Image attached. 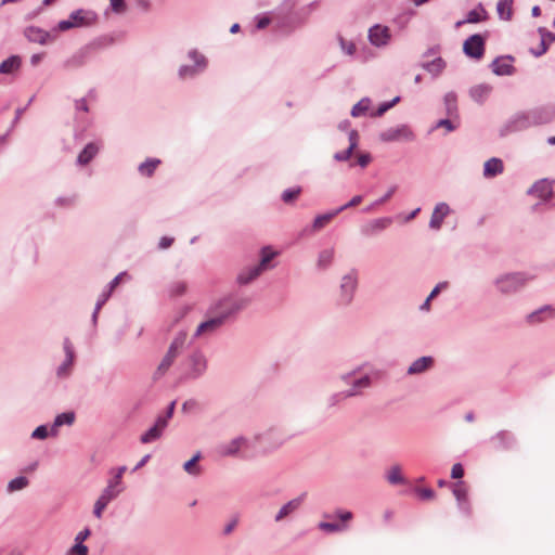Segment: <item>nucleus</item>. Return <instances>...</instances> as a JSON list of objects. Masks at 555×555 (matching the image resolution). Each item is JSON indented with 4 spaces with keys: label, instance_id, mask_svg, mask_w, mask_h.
Segmentation results:
<instances>
[{
    "label": "nucleus",
    "instance_id": "nucleus-31",
    "mask_svg": "<svg viewBox=\"0 0 555 555\" xmlns=\"http://www.w3.org/2000/svg\"><path fill=\"white\" fill-rule=\"evenodd\" d=\"M504 171V164L501 158L491 157L483 164V177L486 179L494 178Z\"/></svg>",
    "mask_w": 555,
    "mask_h": 555
},
{
    "label": "nucleus",
    "instance_id": "nucleus-32",
    "mask_svg": "<svg viewBox=\"0 0 555 555\" xmlns=\"http://www.w3.org/2000/svg\"><path fill=\"white\" fill-rule=\"evenodd\" d=\"M75 418H76V415H75L74 411H67V412L57 414L54 417L53 424L51 425V428H50L51 436L55 437L57 435L59 427L64 426V425H67V426L73 425L75 422Z\"/></svg>",
    "mask_w": 555,
    "mask_h": 555
},
{
    "label": "nucleus",
    "instance_id": "nucleus-55",
    "mask_svg": "<svg viewBox=\"0 0 555 555\" xmlns=\"http://www.w3.org/2000/svg\"><path fill=\"white\" fill-rule=\"evenodd\" d=\"M338 41L345 54L352 56L356 53V44L352 41H347L341 36L338 37Z\"/></svg>",
    "mask_w": 555,
    "mask_h": 555
},
{
    "label": "nucleus",
    "instance_id": "nucleus-23",
    "mask_svg": "<svg viewBox=\"0 0 555 555\" xmlns=\"http://www.w3.org/2000/svg\"><path fill=\"white\" fill-rule=\"evenodd\" d=\"M450 206L446 202L438 203L431 214L429 228L431 230H440L444 218L450 214Z\"/></svg>",
    "mask_w": 555,
    "mask_h": 555
},
{
    "label": "nucleus",
    "instance_id": "nucleus-48",
    "mask_svg": "<svg viewBox=\"0 0 555 555\" xmlns=\"http://www.w3.org/2000/svg\"><path fill=\"white\" fill-rule=\"evenodd\" d=\"M371 106V100L369 98L361 99L358 103H356L351 108V116L359 117L364 115Z\"/></svg>",
    "mask_w": 555,
    "mask_h": 555
},
{
    "label": "nucleus",
    "instance_id": "nucleus-6",
    "mask_svg": "<svg viewBox=\"0 0 555 555\" xmlns=\"http://www.w3.org/2000/svg\"><path fill=\"white\" fill-rule=\"evenodd\" d=\"M207 370V358L199 349L193 350L180 364L182 380H194L202 377Z\"/></svg>",
    "mask_w": 555,
    "mask_h": 555
},
{
    "label": "nucleus",
    "instance_id": "nucleus-20",
    "mask_svg": "<svg viewBox=\"0 0 555 555\" xmlns=\"http://www.w3.org/2000/svg\"><path fill=\"white\" fill-rule=\"evenodd\" d=\"M435 365V359L431 356H423L415 359L406 370V375L414 376L426 373Z\"/></svg>",
    "mask_w": 555,
    "mask_h": 555
},
{
    "label": "nucleus",
    "instance_id": "nucleus-52",
    "mask_svg": "<svg viewBox=\"0 0 555 555\" xmlns=\"http://www.w3.org/2000/svg\"><path fill=\"white\" fill-rule=\"evenodd\" d=\"M111 502L106 499H104L103 496H99L98 500L95 501L94 503V506H93V515L100 519L102 518V515H103V512L104 509L107 507V505L109 504Z\"/></svg>",
    "mask_w": 555,
    "mask_h": 555
},
{
    "label": "nucleus",
    "instance_id": "nucleus-36",
    "mask_svg": "<svg viewBox=\"0 0 555 555\" xmlns=\"http://www.w3.org/2000/svg\"><path fill=\"white\" fill-rule=\"evenodd\" d=\"M22 59L18 55H11L0 63V74L9 75L20 69Z\"/></svg>",
    "mask_w": 555,
    "mask_h": 555
},
{
    "label": "nucleus",
    "instance_id": "nucleus-39",
    "mask_svg": "<svg viewBox=\"0 0 555 555\" xmlns=\"http://www.w3.org/2000/svg\"><path fill=\"white\" fill-rule=\"evenodd\" d=\"M514 0H499L496 3V13L500 20L511 21L513 17Z\"/></svg>",
    "mask_w": 555,
    "mask_h": 555
},
{
    "label": "nucleus",
    "instance_id": "nucleus-27",
    "mask_svg": "<svg viewBox=\"0 0 555 555\" xmlns=\"http://www.w3.org/2000/svg\"><path fill=\"white\" fill-rule=\"evenodd\" d=\"M491 442L496 450H508L515 446L514 435L506 430H501L491 437Z\"/></svg>",
    "mask_w": 555,
    "mask_h": 555
},
{
    "label": "nucleus",
    "instance_id": "nucleus-25",
    "mask_svg": "<svg viewBox=\"0 0 555 555\" xmlns=\"http://www.w3.org/2000/svg\"><path fill=\"white\" fill-rule=\"evenodd\" d=\"M24 35L27 38L28 41L39 43V44H47L50 40L54 39V37L47 30L36 27V26H28L24 30Z\"/></svg>",
    "mask_w": 555,
    "mask_h": 555
},
{
    "label": "nucleus",
    "instance_id": "nucleus-8",
    "mask_svg": "<svg viewBox=\"0 0 555 555\" xmlns=\"http://www.w3.org/2000/svg\"><path fill=\"white\" fill-rule=\"evenodd\" d=\"M62 348L64 351V359L56 365L55 376L59 380H66L73 375L77 356L75 347L68 337L63 339Z\"/></svg>",
    "mask_w": 555,
    "mask_h": 555
},
{
    "label": "nucleus",
    "instance_id": "nucleus-38",
    "mask_svg": "<svg viewBox=\"0 0 555 555\" xmlns=\"http://www.w3.org/2000/svg\"><path fill=\"white\" fill-rule=\"evenodd\" d=\"M159 164L160 159L149 157L138 166V171L141 176L150 178L154 175Z\"/></svg>",
    "mask_w": 555,
    "mask_h": 555
},
{
    "label": "nucleus",
    "instance_id": "nucleus-16",
    "mask_svg": "<svg viewBox=\"0 0 555 555\" xmlns=\"http://www.w3.org/2000/svg\"><path fill=\"white\" fill-rule=\"evenodd\" d=\"M207 319L199 323L193 334V338L209 337L218 333L223 324L211 314H206Z\"/></svg>",
    "mask_w": 555,
    "mask_h": 555
},
{
    "label": "nucleus",
    "instance_id": "nucleus-21",
    "mask_svg": "<svg viewBox=\"0 0 555 555\" xmlns=\"http://www.w3.org/2000/svg\"><path fill=\"white\" fill-rule=\"evenodd\" d=\"M527 194L537 196L542 201H547L553 195L552 184L547 179H540L530 186Z\"/></svg>",
    "mask_w": 555,
    "mask_h": 555
},
{
    "label": "nucleus",
    "instance_id": "nucleus-10",
    "mask_svg": "<svg viewBox=\"0 0 555 555\" xmlns=\"http://www.w3.org/2000/svg\"><path fill=\"white\" fill-rule=\"evenodd\" d=\"M358 288V272L350 270L348 273L343 275L339 284V297L338 302L341 306H349L354 297Z\"/></svg>",
    "mask_w": 555,
    "mask_h": 555
},
{
    "label": "nucleus",
    "instance_id": "nucleus-5",
    "mask_svg": "<svg viewBox=\"0 0 555 555\" xmlns=\"http://www.w3.org/2000/svg\"><path fill=\"white\" fill-rule=\"evenodd\" d=\"M188 339V333L185 331L178 332L171 340L167 352L159 362L157 369L154 372V379L163 377L171 365L175 363L177 358L182 353L185 348Z\"/></svg>",
    "mask_w": 555,
    "mask_h": 555
},
{
    "label": "nucleus",
    "instance_id": "nucleus-64",
    "mask_svg": "<svg viewBox=\"0 0 555 555\" xmlns=\"http://www.w3.org/2000/svg\"><path fill=\"white\" fill-rule=\"evenodd\" d=\"M69 555H88V546L85 544H74L69 550Z\"/></svg>",
    "mask_w": 555,
    "mask_h": 555
},
{
    "label": "nucleus",
    "instance_id": "nucleus-1",
    "mask_svg": "<svg viewBox=\"0 0 555 555\" xmlns=\"http://www.w3.org/2000/svg\"><path fill=\"white\" fill-rule=\"evenodd\" d=\"M555 119V105L545 104L514 113L499 130L501 137L546 125Z\"/></svg>",
    "mask_w": 555,
    "mask_h": 555
},
{
    "label": "nucleus",
    "instance_id": "nucleus-24",
    "mask_svg": "<svg viewBox=\"0 0 555 555\" xmlns=\"http://www.w3.org/2000/svg\"><path fill=\"white\" fill-rule=\"evenodd\" d=\"M392 223V219L390 217H382L377 219H373L367 224L361 228V233L365 236L375 235L385 229H387Z\"/></svg>",
    "mask_w": 555,
    "mask_h": 555
},
{
    "label": "nucleus",
    "instance_id": "nucleus-15",
    "mask_svg": "<svg viewBox=\"0 0 555 555\" xmlns=\"http://www.w3.org/2000/svg\"><path fill=\"white\" fill-rule=\"evenodd\" d=\"M367 37L372 46L383 48L386 47L391 39L390 29L387 26L375 24L369 29Z\"/></svg>",
    "mask_w": 555,
    "mask_h": 555
},
{
    "label": "nucleus",
    "instance_id": "nucleus-29",
    "mask_svg": "<svg viewBox=\"0 0 555 555\" xmlns=\"http://www.w3.org/2000/svg\"><path fill=\"white\" fill-rule=\"evenodd\" d=\"M167 425L163 420L156 418L155 424L141 435L140 441L142 443H151L158 440L166 429Z\"/></svg>",
    "mask_w": 555,
    "mask_h": 555
},
{
    "label": "nucleus",
    "instance_id": "nucleus-44",
    "mask_svg": "<svg viewBox=\"0 0 555 555\" xmlns=\"http://www.w3.org/2000/svg\"><path fill=\"white\" fill-rule=\"evenodd\" d=\"M386 479L392 486L405 485L408 482L406 479L402 476L401 467L399 465H393L390 467L386 474Z\"/></svg>",
    "mask_w": 555,
    "mask_h": 555
},
{
    "label": "nucleus",
    "instance_id": "nucleus-53",
    "mask_svg": "<svg viewBox=\"0 0 555 555\" xmlns=\"http://www.w3.org/2000/svg\"><path fill=\"white\" fill-rule=\"evenodd\" d=\"M349 398H350V396H347V391L346 390L334 392V393H332L327 398V405L330 408H333V406L338 405L340 402H343L344 400L349 399Z\"/></svg>",
    "mask_w": 555,
    "mask_h": 555
},
{
    "label": "nucleus",
    "instance_id": "nucleus-61",
    "mask_svg": "<svg viewBox=\"0 0 555 555\" xmlns=\"http://www.w3.org/2000/svg\"><path fill=\"white\" fill-rule=\"evenodd\" d=\"M256 21V28L257 29H264L268 25L271 23V18L266 14H259L255 16Z\"/></svg>",
    "mask_w": 555,
    "mask_h": 555
},
{
    "label": "nucleus",
    "instance_id": "nucleus-12",
    "mask_svg": "<svg viewBox=\"0 0 555 555\" xmlns=\"http://www.w3.org/2000/svg\"><path fill=\"white\" fill-rule=\"evenodd\" d=\"M248 448V439L244 436H237L229 441L220 442L216 447V453L221 457L238 456L242 450Z\"/></svg>",
    "mask_w": 555,
    "mask_h": 555
},
{
    "label": "nucleus",
    "instance_id": "nucleus-35",
    "mask_svg": "<svg viewBox=\"0 0 555 555\" xmlns=\"http://www.w3.org/2000/svg\"><path fill=\"white\" fill-rule=\"evenodd\" d=\"M278 256V251L273 250L271 246H263L260 249V261L256 266L262 271L273 268L270 264L271 260Z\"/></svg>",
    "mask_w": 555,
    "mask_h": 555
},
{
    "label": "nucleus",
    "instance_id": "nucleus-22",
    "mask_svg": "<svg viewBox=\"0 0 555 555\" xmlns=\"http://www.w3.org/2000/svg\"><path fill=\"white\" fill-rule=\"evenodd\" d=\"M69 18L75 23L76 27H83L93 24L96 21L98 15L91 10L78 9L69 14Z\"/></svg>",
    "mask_w": 555,
    "mask_h": 555
},
{
    "label": "nucleus",
    "instance_id": "nucleus-18",
    "mask_svg": "<svg viewBox=\"0 0 555 555\" xmlns=\"http://www.w3.org/2000/svg\"><path fill=\"white\" fill-rule=\"evenodd\" d=\"M453 495L456 499L459 509L465 514H470V504L468 501V491L465 483L461 480L456 481L452 486Z\"/></svg>",
    "mask_w": 555,
    "mask_h": 555
},
{
    "label": "nucleus",
    "instance_id": "nucleus-56",
    "mask_svg": "<svg viewBox=\"0 0 555 555\" xmlns=\"http://www.w3.org/2000/svg\"><path fill=\"white\" fill-rule=\"evenodd\" d=\"M170 295L181 296L186 292V283L183 281H176L170 285Z\"/></svg>",
    "mask_w": 555,
    "mask_h": 555
},
{
    "label": "nucleus",
    "instance_id": "nucleus-51",
    "mask_svg": "<svg viewBox=\"0 0 555 555\" xmlns=\"http://www.w3.org/2000/svg\"><path fill=\"white\" fill-rule=\"evenodd\" d=\"M398 186L396 184L391 185L388 191L382 196V197H378V199H376L375 202H373L370 206H367L366 208L363 209L364 212H370L371 210H373L376 206H379L382 204H384L385 202H387L393 194L395 192L397 191Z\"/></svg>",
    "mask_w": 555,
    "mask_h": 555
},
{
    "label": "nucleus",
    "instance_id": "nucleus-41",
    "mask_svg": "<svg viewBox=\"0 0 555 555\" xmlns=\"http://www.w3.org/2000/svg\"><path fill=\"white\" fill-rule=\"evenodd\" d=\"M447 63L446 61L438 56L435 60L422 64V67L427 70L429 74H431L434 77L439 76L442 70L446 68Z\"/></svg>",
    "mask_w": 555,
    "mask_h": 555
},
{
    "label": "nucleus",
    "instance_id": "nucleus-54",
    "mask_svg": "<svg viewBox=\"0 0 555 555\" xmlns=\"http://www.w3.org/2000/svg\"><path fill=\"white\" fill-rule=\"evenodd\" d=\"M300 193H301L300 186L289 188V189H286L283 191L281 198L284 203L287 204V203H291L292 201H294L295 198H297Z\"/></svg>",
    "mask_w": 555,
    "mask_h": 555
},
{
    "label": "nucleus",
    "instance_id": "nucleus-13",
    "mask_svg": "<svg viewBox=\"0 0 555 555\" xmlns=\"http://www.w3.org/2000/svg\"><path fill=\"white\" fill-rule=\"evenodd\" d=\"M486 40L480 34L469 36L463 43V52L466 56L480 60L485 54Z\"/></svg>",
    "mask_w": 555,
    "mask_h": 555
},
{
    "label": "nucleus",
    "instance_id": "nucleus-57",
    "mask_svg": "<svg viewBox=\"0 0 555 555\" xmlns=\"http://www.w3.org/2000/svg\"><path fill=\"white\" fill-rule=\"evenodd\" d=\"M437 128H444L448 132H452L457 128V125H455L450 118H443L436 122L434 129Z\"/></svg>",
    "mask_w": 555,
    "mask_h": 555
},
{
    "label": "nucleus",
    "instance_id": "nucleus-3",
    "mask_svg": "<svg viewBox=\"0 0 555 555\" xmlns=\"http://www.w3.org/2000/svg\"><path fill=\"white\" fill-rule=\"evenodd\" d=\"M249 304V299L236 293H229L214 300L207 308L206 314H211L223 325L235 320L238 313Z\"/></svg>",
    "mask_w": 555,
    "mask_h": 555
},
{
    "label": "nucleus",
    "instance_id": "nucleus-62",
    "mask_svg": "<svg viewBox=\"0 0 555 555\" xmlns=\"http://www.w3.org/2000/svg\"><path fill=\"white\" fill-rule=\"evenodd\" d=\"M56 206L70 207L75 203L74 196H59L54 201Z\"/></svg>",
    "mask_w": 555,
    "mask_h": 555
},
{
    "label": "nucleus",
    "instance_id": "nucleus-42",
    "mask_svg": "<svg viewBox=\"0 0 555 555\" xmlns=\"http://www.w3.org/2000/svg\"><path fill=\"white\" fill-rule=\"evenodd\" d=\"M449 286V283L447 281L439 282L429 293L425 301L420 306V311L422 312H429L430 311V301L438 296V294L446 289Z\"/></svg>",
    "mask_w": 555,
    "mask_h": 555
},
{
    "label": "nucleus",
    "instance_id": "nucleus-9",
    "mask_svg": "<svg viewBox=\"0 0 555 555\" xmlns=\"http://www.w3.org/2000/svg\"><path fill=\"white\" fill-rule=\"evenodd\" d=\"M318 7V1H312L308 5L301 8L295 13L287 14L280 17L276 22V27L282 33H291L299 25L304 24L309 14Z\"/></svg>",
    "mask_w": 555,
    "mask_h": 555
},
{
    "label": "nucleus",
    "instance_id": "nucleus-45",
    "mask_svg": "<svg viewBox=\"0 0 555 555\" xmlns=\"http://www.w3.org/2000/svg\"><path fill=\"white\" fill-rule=\"evenodd\" d=\"M333 258H334V249L327 248V249L321 250L318 256V262H317L318 268L321 270L327 269L331 266Z\"/></svg>",
    "mask_w": 555,
    "mask_h": 555
},
{
    "label": "nucleus",
    "instance_id": "nucleus-37",
    "mask_svg": "<svg viewBox=\"0 0 555 555\" xmlns=\"http://www.w3.org/2000/svg\"><path fill=\"white\" fill-rule=\"evenodd\" d=\"M488 18V12L482 5V3H478L477 7L470 10L465 17V22L469 24H477L483 22Z\"/></svg>",
    "mask_w": 555,
    "mask_h": 555
},
{
    "label": "nucleus",
    "instance_id": "nucleus-46",
    "mask_svg": "<svg viewBox=\"0 0 555 555\" xmlns=\"http://www.w3.org/2000/svg\"><path fill=\"white\" fill-rule=\"evenodd\" d=\"M28 485H29V480H28V478H27V477H25V476H18V477H15V478L11 479V480L8 482V486H7V492H8V493H13V492H16V491L23 490V489H25Z\"/></svg>",
    "mask_w": 555,
    "mask_h": 555
},
{
    "label": "nucleus",
    "instance_id": "nucleus-47",
    "mask_svg": "<svg viewBox=\"0 0 555 555\" xmlns=\"http://www.w3.org/2000/svg\"><path fill=\"white\" fill-rule=\"evenodd\" d=\"M202 457V453L197 451L189 461H186L183 465V469L192 476H198L201 474V468L196 465V463Z\"/></svg>",
    "mask_w": 555,
    "mask_h": 555
},
{
    "label": "nucleus",
    "instance_id": "nucleus-11",
    "mask_svg": "<svg viewBox=\"0 0 555 555\" xmlns=\"http://www.w3.org/2000/svg\"><path fill=\"white\" fill-rule=\"evenodd\" d=\"M379 139L383 142H412L415 134L409 125L402 124L382 131Z\"/></svg>",
    "mask_w": 555,
    "mask_h": 555
},
{
    "label": "nucleus",
    "instance_id": "nucleus-7",
    "mask_svg": "<svg viewBox=\"0 0 555 555\" xmlns=\"http://www.w3.org/2000/svg\"><path fill=\"white\" fill-rule=\"evenodd\" d=\"M531 280L527 273L512 272L498 276L494 280L496 291L503 295H512L522 289Z\"/></svg>",
    "mask_w": 555,
    "mask_h": 555
},
{
    "label": "nucleus",
    "instance_id": "nucleus-34",
    "mask_svg": "<svg viewBox=\"0 0 555 555\" xmlns=\"http://www.w3.org/2000/svg\"><path fill=\"white\" fill-rule=\"evenodd\" d=\"M491 91L492 87L490 85L480 83L470 88L469 95L475 102L481 104L488 99Z\"/></svg>",
    "mask_w": 555,
    "mask_h": 555
},
{
    "label": "nucleus",
    "instance_id": "nucleus-2",
    "mask_svg": "<svg viewBox=\"0 0 555 555\" xmlns=\"http://www.w3.org/2000/svg\"><path fill=\"white\" fill-rule=\"evenodd\" d=\"M385 375L386 372L384 370L375 367L370 362H363L350 371L341 373L339 379L349 386L346 389L347 396L354 398L361 397L365 389L371 388L375 382L382 380Z\"/></svg>",
    "mask_w": 555,
    "mask_h": 555
},
{
    "label": "nucleus",
    "instance_id": "nucleus-43",
    "mask_svg": "<svg viewBox=\"0 0 555 555\" xmlns=\"http://www.w3.org/2000/svg\"><path fill=\"white\" fill-rule=\"evenodd\" d=\"M446 112L449 117H457V95L455 92H448L443 98Z\"/></svg>",
    "mask_w": 555,
    "mask_h": 555
},
{
    "label": "nucleus",
    "instance_id": "nucleus-58",
    "mask_svg": "<svg viewBox=\"0 0 555 555\" xmlns=\"http://www.w3.org/2000/svg\"><path fill=\"white\" fill-rule=\"evenodd\" d=\"M48 436H51V434L46 425H40V426L36 427L35 430L31 433L33 439L43 440Z\"/></svg>",
    "mask_w": 555,
    "mask_h": 555
},
{
    "label": "nucleus",
    "instance_id": "nucleus-19",
    "mask_svg": "<svg viewBox=\"0 0 555 555\" xmlns=\"http://www.w3.org/2000/svg\"><path fill=\"white\" fill-rule=\"evenodd\" d=\"M90 49L89 47H82L73 53L69 57H67L62 66L64 69L72 70L78 69L87 64L89 59Z\"/></svg>",
    "mask_w": 555,
    "mask_h": 555
},
{
    "label": "nucleus",
    "instance_id": "nucleus-60",
    "mask_svg": "<svg viewBox=\"0 0 555 555\" xmlns=\"http://www.w3.org/2000/svg\"><path fill=\"white\" fill-rule=\"evenodd\" d=\"M353 152H354L353 150H350L349 147H347L344 151L336 152L333 155V158L335 162H338V163L347 162L350 159Z\"/></svg>",
    "mask_w": 555,
    "mask_h": 555
},
{
    "label": "nucleus",
    "instance_id": "nucleus-28",
    "mask_svg": "<svg viewBox=\"0 0 555 555\" xmlns=\"http://www.w3.org/2000/svg\"><path fill=\"white\" fill-rule=\"evenodd\" d=\"M102 147L101 142H89L81 150L77 157V164L80 166L88 165L100 152Z\"/></svg>",
    "mask_w": 555,
    "mask_h": 555
},
{
    "label": "nucleus",
    "instance_id": "nucleus-14",
    "mask_svg": "<svg viewBox=\"0 0 555 555\" xmlns=\"http://www.w3.org/2000/svg\"><path fill=\"white\" fill-rule=\"evenodd\" d=\"M306 495L307 493H301L300 495L289 500L284 505H282L274 516V521L281 522L285 519L292 518L302 505Z\"/></svg>",
    "mask_w": 555,
    "mask_h": 555
},
{
    "label": "nucleus",
    "instance_id": "nucleus-4",
    "mask_svg": "<svg viewBox=\"0 0 555 555\" xmlns=\"http://www.w3.org/2000/svg\"><path fill=\"white\" fill-rule=\"evenodd\" d=\"M186 57L190 63L181 64L178 67L177 76L179 80L186 81L195 79L208 69L209 60L197 48L190 49L186 53Z\"/></svg>",
    "mask_w": 555,
    "mask_h": 555
},
{
    "label": "nucleus",
    "instance_id": "nucleus-26",
    "mask_svg": "<svg viewBox=\"0 0 555 555\" xmlns=\"http://www.w3.org/2000/svg\"><path fill=\"white\" fill-rule=\"evenodd\" d=\"M555 317V309L551 305H545L532 311L527 315V322L539 324Z\"/></svg>",
    "mask_w": 555,
    "mask_h": 555
},
{
    "label": "nucleus",
    "instance_id": "nucleus-50",
    "mask_svg": "<svg viewBox=\"0 0 555 555\" xmlns=\"http://www.w3.org/2000/svg\"><path fill=\"white\" fill-rule=\"evenodd\" d=\"M318 528L327 533L341 532L347 529L346 524L320 521Z\"/></svg>",
    "mask_w": 555,
    "mask_h": 555
},
{
    "label": "nucleus",
    "instance_id": "nucleus-30",
    "mask_svg": "<svg viewBox=\"0 0 555 555\" xmlns=\"http://www.w3.org/2000/svg\"><path fill=\"white\" fill-rule=\"evenodd\" d=\"M262 271L256 266H249L247 268L242 269L236 275V283L240 286H245L255 281Z\"/></svg>",
    "mask_w": 555,
    "mask_h": 555
},
{
    "label": "nucleus",
    "instance_id": "nucleus-59",
    "mask_svg": "<svg viewBox=\"0 0 555 555\" xmlns=\"http://www.w3.org/2000/svg\"><path fill=\"white\" fill-rule=\"evenodd\" d=\"M111 9L116 14H124L127 10L125 0H109Z\"/></svg>",
    "mask_w": 555,
    "mask_h": 555
},
{
    "label": "nucleus",
    "instance_id": "nucleus-63",
    "mask_svg": "<svg viewBox=\"0 0 555 555\" xmlns=\"http://www.w3.org/2000/svg\"><path fill=\"white\" fill-rule=\"evenodd\" d=\"M348 140H349V149L356 150L359 144V132L356 129H351L348 132Z\"/></svg>",
    "mask_w": 555,
    "mask_h": 555
},
{
    "label": "nucleus",
    "instance_id": "nucleus-49",
    "mask_svg": "<svg viewBox=\"0 0 555 555\" xmlns=\"http://www.w3.org/2000/svg\"><path fill=\"white\" fill-rule=\"evenodd\" d=\"M339 211L336 209L328 211L326 214L318 215L313 220V228L319 230L325 225L328 221H331L334 217H336Z\"/></svg>",
    "mask_w": 555,
    "mask_h": 555
},
{
    "label": "nucleus",
    "instance_id": "nucleus-40",
    "mask_svg": "<svg viewBox=\"0 0 555 555\" xmlns=\"http://www.w3.org/2000/svg\"><path fill=\"white\" fill-rule=\"evenodd\" d=\"M124 491V487L120 483H115L113 479H109L107 486L102 490L101 496L112 502L115 500L121 492Z\"/></svg>",
    "mask_w": 555,
    "mask_h": 555
},
{
    "label": "nucleus",
    "instance_id": "nucleus-33",
    "mask_svg": "<svg viewBox=\"0 0 555 555\" xmlns=\"http://www.w3.org/2000/svg\"><path fill=\"white\" fill-rule=\"evenodd\" d=\"M538 31L541 36L540 49L532 51V54L537 57L543 55L547 51L548 46L555 41V34L546 28L540 27Z\"/></svg>",
    "mask_w": 555,
    "mask_h": 555
},
{
    "label": "nucleus",
    "instance_id": "nucleus-17",
    "mask_svg": "<svg viewBox=\"0 0 555 555\" xmlns=\"http://www.w3.org/2000/svg\"><path fill=\"white\" fill-rule=\"evenodd\" d=\"M514 61L512 55H501L492 61L490 68L496 76H511L515 73Z\"/></svg>",
    "mask_w": 555,
    "mask_h": 555
}]
</instances>
